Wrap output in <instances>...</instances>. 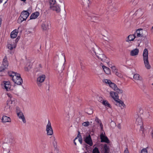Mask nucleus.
Returning <instances> with one entry per match:
<instances>
[{
  "instance_id": "obj_33",
  "label": "nucleus",
  "mask_w": 153,
  "mask_h": 153,
  "mask_svg": "<svg viewBox=\"0 0 153 153\" xmlns=\"http://www.w3.org/2000/svg\"><path fill=\"white\" fill-rule=\"evenodd\" d=\"M140 75L139 74H135L133 76V78L134 79L137 80H139Z\"/></svg>"
},
{
  "instance_id": "obj_18",
  "label": "nucleus",
  "mask_w": 153,
  "mask_h": 153,
  "mask_svg": "<svg viewBox=\"0 0 153 153\" xmlns=\"http://www.w3.org/2000/svg\"><path fill=\"white\" fill-rule=\"evenodd\" d=\"M50 8L51 9L55 11L57 13H59L60 11V8L58 6L55 5L53 6H50Z\"/></svg>"
},
{
  "instance_id": "obj_8",
  "label": "nucleus",
  "mask_w": 153,
  "mask_h": 153,
  "mask_svg": "<svg viewBox=\"0 0 153 153\" xmlns=\"http://www.w3.org/2000/svg\"><path fill=\"white\" fill-rule=\"evenodd\" d=\"M14 100H9L7 101L6 105L4 107V111L6 113H8L10 111V104L13 103V102H14Z\"/></svg>"
},
{
  "instance_id": "obj_21",
  "label": "nucleus",
  "mask_w": 153,
  "mask_h": 153,
  "mask_svg": "<svg viewBox=\"0 0 153 153\" xmlns=\"http://www.w3.org/2000/svg\"><path fill=\"white\" fill-rule=\"evenodd\" d=\"M2 122L3 123H6L11 122V119L9 117L6 116H3L2 118Z\"/></svg>"
},
{
  "instance_id": "obj_35",
  "label": "nucleus",
  "mask_w": 153,
  "mask_h": 153,
  "mask_svg": "<svg viewBox=\"0 0 153 153\" xmlns=\"http://www.w3.org/2000/svg\"><path fill=\"white\" fill-rule=\"evenodd\" d=\"M103 81H104L105 83L108 84L109 85L112 82L110 80L108 79H104Z\"/></svg>"
},
{
  "instance_id": "obj_51",
  "label": "nucleus",
  "mask_w": 153,
  "mask_h": 153,
  "mask_svg": "<svg viewBox=\"0 0 153 153\" xmlns=\"http://www.w3.org/2000/svg\"><path fill=\"white\" fill-rule=\"evenodd\" d=\"M95 120L98 123H100V120H99V119L97 117H96V118Z\"/></svg>"
},
{
  "instance_id": "obj_48",
  "label": "nucleus",
  "mask_w": 153,
  "mask_h": 153,
  "mask_svg": "<svg viewBox=\"0 0 153 153\" xmlns=\"http://www.w3.org/2000/svg\"><path fill=\"white\" fill-rule=\"evenodd\" d=\"M21 119L24 123H26V121L24 117V116H23L22 117Z\"/></svg>"
},
{
  "instance_id": "obj_25",
  "label": "nucleus",
  "mask_w": 153,
  "mask_h": 153,
  "mask_svg": "<svg viewBox=\"0 0 153 153\" xmlns=\"http://www.w3.org/2000/svg\"><path fill=\"white\" fill-rule=\"evenodd\" d=\"M60 74L59 76V79L60 80V82L62 83H64V81L65 80V78L63 77V73L62 72H59Z\"/></svg>"
},
{
  "instance_id": "obj_23",
  "label": "nucleus",
  "mask_w": 153,
  "mask_h": 153,
  "mask_svg": "<svg viewBox=\"0 0 153 153\" xmlns=\"http://www.w3.org/2000/svg\"><path fill=\"white\" fill-rule=\"evenodd\" d=\"M104 153H109L110 152V148L109 146L106 144H104L103 147Z\"/></svg>"
},
{
  "instance_id": "obj_39",
  "label": "nucleus",
  "mask_w": 153,
  "mask_h": 153,
  "mask_svg": "<svg viewBox=\"0 0 153 153\" xmlns=\"http://www.w3.org/2000/svg\"><path fill=\"white\" fill-rule=\"evenodd\" d=\"M110 125L112 127H114L116 126V123L114 122H113V121H111V122L110 123Z\"/></svg>"
},
{
  "instance_id": "obj_29",
  "label": "nucleus",
  "mask_w": 153,
  "mask_h": 153,
  "mask_svg": "<svg viewBox=\"0 0 153 153\" xmlns=\"http://www.w3.org/2000/svg\"><path fill=\"white\" fill-rule=\"evenodd\" d=\"M102 53V52L101 49L98 48L96 47V52L95 54L96 55L97 57V55H100Z\"/></svg>"
},
{
  "instance_id": "obj_44",
  "label": "nucleus",
  "mask_w": 153,
  "mask_h": 153,
  "mask_svg": "<svg viewBox=\"0 0 153 153\" xmlns=\"http://www.w3.org/2000/svg\"><path fill=\"white\" fill-rule=\"evenodd\" d=\"M88 110H89L90 111L88 112H87V113L88 114H91L93 113V111L90 108H89L88 109Z\"/></svg>"
},
{
  "instance_id": "obj_43",
  "label": "nucleus",
  "mask_w": 153,
  "mask_h": 153,
  "mask_svg": "<svg viewBox=\"0 0 153 153\" xmlns=\"http://www.w3.org/2000/svg\"><path fill=\"white\" fill-rule=\"evenodd\" d=\"M11 74H12V75H14V79L16 78V76H17V74H19L17 73L16 72L13 71H12Z\"/></svg>"
},
{
  "instance_id": "obj_16",
  "label": "nucleus",
  "mask_w": 153,
  "mask_h": 153,
  "mask_svg": "<svg viewBox=\"0 0 153 153\" xmlns=\"http://www.w3.org/2000/svg\"><path fill=\"white\" fill-rule=\"evenodd\" d=\"M3 82L4 88L7 91H10V90L11 85H10V82L4 81Z\"/></svg>"
},
{
  "instance_id": "obj_41",
  "label": "nucleus",
  "mask_w": 153,
  "mask_h": 153,
  "mask_svg": "<svg viewBox=\"0 0 153 153\" xmlns=\"http://www.w3.org/2000/svg\"><path fill=\"white\" fill-rule=\"evenodd\" d=\"M140 153H148L147 150L146 148H144L141 151Z\"/></svg>"
},
{
  "instance_id": "obj_10",
  "label": "nucleus",
  "mask_w": 153,
  "mask_h": 153,
  "mask_svg": "<svg viewBox=\"0 0 153 153\" xmlns=\"http://www.w3.org/2000/svg\"><path fill=\"white\" fill-rule=\"evenodd\" d=\"M100 142L101 143H105L108 144L110 143V141L107 137L103 134L102 132L100 135Z\"/></svg>"
},
{
  "instance_id": "obj_53",
  "label": "nucleus",
  "mask_w": 153,
  "mask_h": 153,
  "mask_svg": "<svg viewBox=\"0 0 153 153\" xmlns=\"http://www.w3.org/2000/svg\"><path fill=\"white\" fill-rule=\"evenodd\" d=\"M140 131H142V133H143V126H142V125H140Z\"/></svg>"
},
{
  "instance_id": "obj_64",
  "label": "nucleus",
  "mask_w": 153,
  "mask_h": 153,
  "mask_svg": "<svg viewBox=\"0 0 153 153\" xmlns=\"http://www.w3.org/2000/svg\"><path fill=\"white\" fill-rule=\"evenodd\" d=\"M2 0H0V3H1L2 2Z\"/></svg>"
},
{
  "instance_id": "obj_60",
  "label": "nucleus",
  "mask_w": 153,
  "mask_h": 153,
  "mask_svg": "<svg viewBox=\"0 0 153 153\" xmlns=\"http://www.w3.org/2000/svg\"><path fill=\"white\" fill-rule=\"evenodd\" d=\"M62 54L63 55V56L64 57V60L65 61V55H64V53H62Z\"/></svg>"
},
{
  "instance_id": "obj_52",
  "label": "nucleus",
  "mask_w": 153,
  "mask_h": 153,
  "mask_svg": "<svg viewBox=\"0 0 153 153\" xmlns=\"http://www.w3.org/2000/svg\"><path fill=\"white\" fill-rule=\"evenodd\" d=\"M78 140L81 144H82V138H79Z\"/></svg>"
},
{
  "instance_id": "obj_5",
  "label": "nucleus",
  "mask_w": 153,
  "mask_h": 153,
  "mask_svg": "<svg viewBox=\"0 0 153 153\" xmlns=\"http://www.w3.org/2000/svg\"><path fill=\"white\" fill-rule=\"evenodd\" d=\"M42 29L43 30H48L51 27V25L50 21L46 20L43 22L41 25Z\"/></svg>"
},
{
  "instance_id": "obj_9",
  "label": "nucleus",
  "mask_w": 153,
  "mask_h": 153,
  "mask_svg": "<svg viewBox=\"0 0 153 153\" xmlns=\"http://www.w3.org/2000/svg\"><path fill=\"white\" fill-rule=\"evenodd\" d=\"M83 140L85 143L89 145L90 146H92L93 145V143L90 134L83 137Z\"/></svg>"
},
{
  "instance_id": "obj_32",
  "label": "nucleus",
  "mask_w": 153,
  "mask_h": 153,
  "mask_svg": "<svg viewBox=\"0 0 153 153\" xmlns=\"http://www.w3.org/2000/svg\"><path fill=\"white\" fill-rule=\"evenodd\" d=\"M92 153H100L97 147H95L93 150Z\"/></svg>"
},
{
  "instance_id": "obj_55",
  "label": "nucleus",
  "mask_w": 153,
  "mask_h": 153,
  "mask_svg": "<svg viewBox=\"0 0 153 153\" xmlns=\"http://www.w3.org/2000/svg\"><path fill=\"white\" fill-rule=\"evenodd\" d=\"M111 69H112L114 70V71L115 70H116V69L115 68V66H113L111 67Z\"/></svg>"
},
{
  "instance_id": "obj_61",
  "label": "nucleus",
  "mask_w": 153,
  "mask_h": 153,
  "mask_svg": "<svg viewBox=\"0 0 153 153\" xmlns=\"http://www.w3.org/2000/svg\"><path fill=\"white\" fill-rule=\"evenodd\" d=\"M75 140V139L74 140V144L75 145H76V143L75 142V140Z\"/></svg>"
},
{
  "instance_id": "obj_19",
  "label": "nucleus",
  "mask_w": 153,
  "mask_h": 153,
  "mask_svg": "<svg viewBox=\"0 0 153 153\" xmlns=\"http://www.w3.org/2000/svg\"><path fill=\"white\" fill-rule=\"evenodd\" d=\"M139 52V50L138 48H135L131 51L130 52V55L131 56H134L138 55Z\"/></svg>"
},
{
  "instance_id": "obj_31",
  "label": "nucleus",
  "mask_w": 153,
  "mask_h": 153,
  "mask_svg": "<svg viewBox=\"0 0 153 153\" xmlns=\"http://www.w3.org/2000/svg\"><path fill=\"white\" fill-rule=\"evenodd\" d=\"M109 86L110 87L113 89L114 90L117 87V85L115 83L112 82L109 85Z\"/></svg>"
},
{
  "instance_id": "obj_14",
  "label": "nucleus",
  "mask_w": 153,
  "mask_h": 153,
  "mask_svg": "<svg viewBox=\"0 0 153 153\" xmlns=\"http://www.w3.org/2000/svg\"><path fill=\"white\" fill-rule=\"evenodd\" d=\"M8 41H9V43H10L7 45V46L8 49H10V50H12L13 48H16V45L13 43L12 39H10Z\"/></svg>"
},
{
  "instance_id": "obj_54",
  "label": "nucleus",
  "mask_w": 153,
  "mask_h": 153,
  "mask_svg": "<svg viewBox=\"0 0 153 153\" xmlns=\"http://www.w3.org/2000/svg\"><path fill=\"white\" fill-rule=\"evenodd\" d=\"M124 152V153H129L127 149L126 150H125Z\"/></svg>"
},
{
  "instance_id": "obj_26",
  "label": "nucleus",
  "mask_w": 153,
  "mask_h": 153,
  "mask_svg": "<svg viewBox=\"0 0 153 153\" xmlns=\"http://www.w3.org/2000/svg\"><path fill=\"white\" fill-rule=\"evenodd\" d=\"M88 19L91 20L92 22H96L95 21L96 20L98 19V17L93 16V15L91 16H88Z\"/></svg>"
},
{
  "instance_id": "obj_62",
  "label": "nucleus",
  "mask_w": 153,
  "mask_h": 153,
  "mask_svg": "<svg viewBox=\"0 0 153 153\" xmlns=\"http://www.w3.org/2000/svg\"><path fill=\"white\" fill-rule=\"evenodd\" d=\"M88 1H89V3H91V2H92L93 0H88Z\"/></svg>"
},
{
  "instance_id": "obj_49",
  "label": "nucleus",
  "mask_w": 153,
  "mask_h": 153,
  "mask_svg": "<svg viewBox=\"0 0 153 153\" xmlns=\"http://www.w3.org/2000/svg\"><path fill=\"white\" fill-rule=\"evenodd\" d=\"M7 96H8V97H10V100H13L12 99V95L10 94H9V93H7Z\"/></svg>"
},
{
  "instance_id": "obj_40",
  "label": "nucleus",
  "mask_w": 153,
  "mask_h": 153,
  "mask_svg": "<svg viewBox=\"0 0 153 153\" xmlns=\"http://www.w3.org/2000/svg\"><path fill=\"white\" fill-rule=\"evenodd\" d=\"M83 146L85 148V149L87 151V152H89L88 151V146L86 144V143H84L83 144Z\"/></svg>"
},
{
  "instance_id": "obj_6",
  "label": "nucleus",
  "mask_w": 153,
  "mask_h": 153,
  "mask_svg": "<svg viewBox=\"0 0 153 153\" xmlns=\"http://www.w3.org/2000/svg\"><path fill=\"white\" fill-rule=\"evenodd\" d=\"M46 131H47V134L48 135H52L53 134V129L52 128L51 123L48 120V122L46 127Z\"/></svg>"
},
{
  "instance_id": "obj_22",
  "label": "nucleus",
  "mask_w": 153,
  "mask_h": 153,
  "mask_svg": "<svg viewBox=\"0 0 153 153\" xmlns=\"http://www.w3.org/2000/svg\"><path fill=\"white\" fill-rule=\"evenodd\" d=\"M18 34V30L15 29L10 34V37L11 38L14 39L16 37Z\"/></svg>"
},
{
  "instance_id": "obj_27",
  "label": "nucleus",
  "mask_w": 153,
  "mask_h": 153,
  "mask_svg": "<svg viewBox=\"0 0 153 153\" xmlns=\"http://www.w3.org/2000/svg\"><path fill=\"white\" fill-rule=\"evenodd\" d=\"M102 68L106 74H109L110 73V70L109 68L106 67L105 66L103 65L102 66Z\"/></svg>"
},
{
  "instance_id": "obj_7",
  "label": "nucleus",
  "mask_w": 153,
  "mask_h": 153,
  "mask_svg": "<svg viewBox=\"0 0 153 153\" xmlns=\"http://www.w3.org/2000/svg\"><path fill=\"white\" fill-rule=\"evenodd\" d=\"M13 81L18 85H21L23 82V80L20 74H17V76L14 79L13 78Z\"/></svg>"
},
{
  "instance_id": "obj_1",
  "label": "nucleus",
  "mask_w": 153,
  "mask_h": 153,
  "mask_svg": "<svg viewBox=\"0 0 153 153\" xmlns=\"http://www.w3.org/2000/svg\"><path fill=\"white\" fill-rule=\"evenodd\" d=\"M115 92L111 91L110 92V94L111 97L114 99L115 101L114 104L120 107L123 106V107L125 106V105L123 102L119 99L118 94H122L123 91L122 90L120 89L117 87L114 90Z\"/></svg>"
},
{
  "instance_id": "obj_58",
  "label": "nucleus",
  "mask_w": 153,
  "mask_h": 153,
  "mask_svg": "<svg viewBox=\"0 0 153 153\" xmlns=\"http://www.w3.org/2000/svg\"><path fill=\"white\" fill-rule=\"evenodd\" d=\"M100 126L101 127V129H102L103 128V125L101 123H100Z\"/></svg>"
},
{
  "instance_id": "obj_3",
  "label": "nucleus",
  "mask_w": 153,
  "mask_h": 153,
  "mask_svg": "<svg viewBox=\"0 0 153 153\" xmlns=\"http://www.w3.org/2000/svg\"><path fill=\"white\" fill-rule=\"evenodd\" d=\"M143 59L146 67L147 69H149L151 68L148 60V52L147 48H145L143 51Z\"/></svg>"
},
{
  "instance_id": "obj_2",
  "label": "nucleus",
  "mask_w": 153,
  "mask_h": 153,
  "mask_svg": "<svg viewBox=\"0 0 153 153\" xmlns=\"http://www.w3.org/2000/svg\"><path fill=\"white\" fill-rule=\"evenodd\" d=\"M30 8H29L27 10H23L21 13L20 16L18 20V22L21 23L22 21L26 20L29 15L30 13L28 11H30Z\"/></svg>"
},
{
  "instance_id": "obj_28",
  "label": "nucleus",
  "mask_w": 153,
  "mask_h": 153,
  "mask_svg": "<svg viewBox=\"0 0 153 153\" xmlns=\"http://www.w3.org/2000/svg\"><path fill=\"white\" fill-rule=\"evenodd\" d=\"M102 104L110 108H111L110 104L108 103L107 100H103L102 102Z\"/></svg>"
},
{
  "instance_id": "obj_4",
  "label": "nucleus",
  "mask_w": 153,
  "mask_h": 153,
  "mask_svg": "<svg viewBox=\"0 0 153 153\" xmlns=\"http://www.w3.org/2000/svg\"><path fill=\"white\" fill-rule=\"evenodd\" d=\"M8 66V63L7 60V56H5L3 59L2 65L0 67V72L4 71Z\"/></svg>"
},
{
  "instance_id": "obj_63",
  "label": "nucleus",
  "mask_w": 153,
  "mask_h": 153,
  "mask_svg": "<svg viewBox=\"0 0 153 153\" xmlns=\"http://www.w3.org/2000/svg\"><path fill=\"white\" fill-rule=\"evenodd\" d=\"M5 144V143H3V145H2V147L3 148V149H4V145Z\"/></svg>"
},
{
  "instance_id": "obj_47",
  "label": "nucleus",
  "mask_w": 153,
  "mask_h": 153,
  "mask_svg": "<svg viewBox=\"0 0 153 153\" xmlns=\"http://www.w3.org/2000/svg\"><path fill=\"white\" fill-rule=\"evenodd\" d=\"M31 68V67L30 66H28V67H25V70L26 71H28Z\"/></svg>"
},
{
  "instance_id": "obj_15",
  "label": "nucleus",
  "mask_w": 153,
  "mask_h": 153,
  "mask_svg": "<svg viewBox=\"0 0 153 153\" xmlns=\"http://www.w3.org/2000/svg\"><path fill=\"white\" fill-rule=\"evenodd\" d=\"M143 31L142 29H139L136 30L134 34V35H137L136 37H144L143 35L142 32Z\"/></svg>"
},
{
  "instance_id": "obj_50",
  "label": "nucleus",
  "mask_w": 153,
  "mask_h": 153,
  "mask_svg": "<svg viewBox=\"0 0 153 153\" xmlns=\"http://www.w3.org/2000/svg\"><path fill=\"white\" fill-rule=\"evenodd\" d=\"M91 52H93L95 53L96 52V48H91Z\"/></svg>"
},
{
  "instance_id": "obj_46",
  "label": "nucleus",
  "mask_w": 153,
  "mask_h": 153,
  "mask_svg": "<svg viewBox=\"0 0 153 153\" xmlns=\"http://www.w3.org/2000/svg\"><path fill=\"white\" fill-rule=\"evenodd\" d=\"M80 65L81 66V68L82 70H83L84 69V66H83V63L82 62H80Z\"/></svg>"
},
{
  "instance_id": "obj_45",
  "label": "nucleus",
  "mask_w": 153,
  "mask_h": 153,
  "mask_svg": "<svg viewBox=\"0 0 153 153\" xmlns=\"http://www.w3.org/2000/svg\"><path fill=\"white\" fill-rule=\"evenodd\" d=\"M12 71L10 72H8V74L9 76L11 77H12V79L13 80V78H14V75H13L12 74H11Z\"/></svg>"
},
{
  "instance_id": "obj_42",
  "label": "nucleus",
  "mask_w": 153,
  "mask_h": 153,
  "mask_svg": "<svg viewBox=\"0 0 153 153\" xmlns=\"http://www.w3.org/2000/svg\"><path fill=\"white\" fill-rule=\"evenodd\" d=\"M53 145L54 146V148L56 149L57 147L56 145V142L55 140H54L53 142Z\"/></svg>"
},
{
  "instance_id": "obj_57",
  "label": "nucleus",
  "mask_w": 153,
  "mask_h": 153,
  "mask_svg": "<svg viewBox=\"0 0 153 153\" xmlns=\"http://www.w3.org/2000/svg\"><path fill=\"white\" fill-rule=\"evenodd\" d=\"M47 85H48V90L49 91V88H50V85L48 83V84H47Z\"/></svg>"
},
{
  "instance_id": "obj_59",
  "label": "nucleus",
  "mask_w": 153,
  "mask_h": 153,
  "mask_svg": "<svg viewBox=\"0 0 153 153\" xmlns=\"http://www.w3.org/2000/svg\"><path fill=\"white\" fill-rule=\"evenodd\" d=\"M1 18H0V27L1 26Z\"/></svg>"
},
{
  "instance_id": "obj_12",
  "label": "nucleus",
  "mask_w": 153,
  "mask_h": 153,
  "mask_svg": "<svg viewBox=\"0 0 153 153\" xmlns=\"http://www.w3.org/2000/svg\"><path fill=\"white\" fill-rule=\"evenodd\" d=\"M45 76L42 74L39 76L37 78V84L39 86H41V84L40 83L43 82L45 79Z\"/></svg>"
},
{
  "instance_id": "obj_37",
  "label": "nucleus",
  "mask_w": 153,
  "mask_h": 153,
  "mask_svg": "<svg viewBox=\"0 0 153 153\" xmlns=\"http://www.w3.org/2000/svg\"><path fill=\"white\" fill-rule=\"evenodd\" d=\"M82 125L85 126L87 127L89 125V122L88 121L84 122L82 123Z\"/></svg>"
},
{
  "instance_id": "obj_38",
  "label": "nucleus",
  "mask_w": 153,
  "mask_h": 153,
  "mask_svg": "<svg viewBox=\"0 0 153 153\" xmlns=\"http://www.w3.org/2000/svg\"><path fill=\"white\" fill-rule=\"evenodd\" d=\"M78 134L77 135V137L75 138V140H76V139H77L78 138H82V136L80 134V133L79 131H78Z\"/></svg>"
},
{
  "instance_id": "obj_17",
  "label": "nucleus",
  "mask_w": 153,
  "mask_h": 153,
  "mask_svg": "<svg viewBox=\"0 0 153 153\" xmlns=\"http://www.w3.org/2000/svg\"><path fill=\"white\" fill-rule=\"evenodd\" d=\"M137 117L136 119V121L135 124L137 125H142L143 124L142 119L140 117H139L138 115L136 116V117Z\"/></svg>"
},
{
  "instance_id": "obj_36",
  "label": "nucleus",
  "mask_w": 153,
  "mask_h": 153,
  "mask_svg": "<svg viewBox=\"0 0 153 153\" xmlns=\"http://www.w3.org/2000/svg\"><path fill=\"white\" fill-rule=\"evenodd\" d=\"M20 38V36H18L15 40H13V41L14 43H15L16 45L18 42V41Z\"/></svg>"
},
{
  "instance_id": "obj_30",
  "label": "nucleus",
  "mask_w": 153,
  "mask_h": 153,
  "mask_svg": "<svg viewBox=\"0 0 153 153\" xmlns=\"http://www.w3.org/2000/svg\"><path fill=\"white\" fill-rule=\"evenodd\" d=\"M17 114L19 118L21 119L22 117L24 116L22 112L20 111L19 112L18 109H17Z\"/></svg>"
},
{
  "instance_id": "obj_24",
  "label": "nucleus",
  "mask_w": 153,
  "mask_h": 153,
  "mask_svg": "<svg viewBox=\"0 0 153 153\" xmlns=\"http://www.w3.org/2000/svg\"><path fill=\"white\" fill-rule=\"evenodd\" d=\"M136 37V36L134 35V34H133L130 35L127 37V39L126 41L129 42V41H133Z\"/></svg>"
},
{
  "instance_id": "obj_11",
  "label": "nucleus",
  "mask_w": 153,
  "mask_h": 153,
  "mask_svg": "<svg viewBox=\"0 0 153 153\" xmlns=\"http://www.w3.org/2000/svg\"><path fill=\"white\" fill-rule=\"evenodd\" d=\"M97 57L103 62H106L107 64L109 63V59L107 60L106 56L102 53L99 55H97Z\"/></svg>"
},
{
  "instance_id": "obj_13",
  "label": "nucleus",
  "mask_w": 153,
  "mask_h": 153,
  "mask_svg": "<svg viewBox=\"0 0 153 153\" xmlns=\"http://www.w3.org/2000/svg\"><path fill=\"white\" fill-rule=\"evenodd\" d=\"M64 64V63L63 62L58 64V65L56 67V70L58 72H62L63 70H64L65 68Z\"/></svg>"
},
{
  "instance_id": "obj_34",
  "label": "nucleus",
  "mask_w": 153,
  "mask_h": 153,
  "mask_svg": "<svg viewBox=\"0 0 153 153\" xmlns=\"http://www.w3.org/2000/svg\"><path fill=\"white\" fill-rule=\"evenodd\" d=\"M56 1L55 0H50V6H53L55 4Z\"/></svg>"
},
{
  "instance_id": "obj_20",
  "label": "nucleus",
  "mask_w": 153,
  "mask_h": 153,
  "mask_svg": "<svg viewBox=\"0 0 153 153\" xmlns=\"http://www.w3.org/2000/svg\"><path fill=\"white\" fill-rule=\"evenodd\" d=\"M39 13L38 12H36L32 13L30 17V19H36L39 16Z\"/></svg>"
},
{
  "instance_id": "obj_56",
  "label": "nucleus",
  "mask_w": 153,
  "mask_h": 153,
  "mask_svg": "<svg viewBox=\"0 0 153 153\" xmlns=\"http://www.w3.org/2000/svg\"><path fill=\"white\" fill-rule=\"evenodd\" d=\"M117 127L118 128L120 129L121 128V125L120 124H119L117 125Z\"/></svg>"
}]
</instances>
